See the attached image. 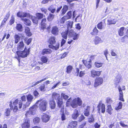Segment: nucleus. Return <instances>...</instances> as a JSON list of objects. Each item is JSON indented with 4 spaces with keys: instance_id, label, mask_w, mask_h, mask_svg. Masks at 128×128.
Listing matches in <instances>:
<instances>
[{
    "instance_id": "nucleus-1",
    "label": "nucleus",
    "mask_w": 128,
    "mask_h": 128,
    "mask_svg": "<svg viewBox=\"0 0 128 128\" xmlns=\"http://www.w3.org/2000/svg\"><path fill=\"white\" fill-rule=\"evenodd\" d=\"M39 104V107L40 110L42 112H44L46 110L47 102L46 100L42 99L38 100L36 103V104L33 105L30 108V110L31 111V113L33 114V112L36 110L37 108V104Z\"/></svg>"
},
{
    "instance_id": "nucleus-2",
    "label": "nucleus",
    "mask_w": 128,
    "mask_h": 128,
    "mask_svg": "<svg viewBox=\"0 0 128 128\" xmlns=\"http://www.w3.org/2000/svg\"><path fill=\"white\" fill-rule=\"evenodd\" d=\"M69 96L62 93L61 94V96L59 94L56 93H54L52 94V98L56 100L58 107L60 108L62 107V105L63 103V101L62 98H63L65 100H67Z\"/></svg>"
},
{
    "instance_id": "nucleus-3",
    "label": "nucleus",
    "mask_w": 128,
    "mask_h": 128,
    "mask_svg": "<svg viewBox=\"0 0 128 128\" xmlns=\"http://www.w3.org/2000/svg\"><path fill=\"white\" fill-rule=\"evenodd\" d=\"M55 38L54 36H52L50 37L48 41V43L51 44L48 45V47L50 48H51L53 50H58L59 48V44L58 43L56 44V46H54L52 44H53L56 42Z\"/></svg>"
},
{
    "instance_id": "nucleus-4",
    "label": "nucleus",
    "mask_w": 128,
    "mask_h": 128,
    "mask_svg": "<svg viewBox=\"0 0 128 128\" xmlns=\"http://www.w3.org/2000/svg\"><path fill=\"white\" fill-rule=\"evenodd\" d=\"M82 103V101L80 98L78 97L77 98H75L72 100L70 103L71 106L73 108H75L78 106H80Z\"/></svg>"
},
{
    "instance_id": "nucleus-5",
    "label": "nucleus",
    "mask_w": 128,
    "mask_h": 128,
    "mask_svg": "<svg viewBox=\"0 0 128 128\" xmlns=\"http://www.w3.org/2000/svg\"><path fill=\"white\" fill-rule=\"evenodd\" d=\"M30 49L29 48L27 50L26 47L23 51L21 52L17 51L16 53L18 57L23 58L26 57L29 54Z\"/></svg>"
},
{
    "instance_id": "nucleus-6",
    "label": "nucleus",
    "mask_w": 128,
    "mask_h": 128,
    "mask_svg": "<svg viewBox=\"0 0 128 128\" xmlns=\"http://www.w3.org/2000/svg\"><path fill=\"white\" fill-rule=\"evenodd\" d=\"M118 89L119 92L118 94L119 100L123 102H124V100L123 98L124 95L122 90H126L125 86H122L121 88L120 86H119L118 87Z\"/></svg>"
},
{
    "instance_id": "nucleus-7",
    "label": "nucleus",
    "mask_w": 128,
    "mask_h": 128,
    "mask_svg": "<svg viewBox=\"0 0 128 128\" xmlns=\"http://www.w3.org/2000/svg\"><path fill=\"white\" fill-rule=\"evenodd\" d=\"M72 16V11H69L66 13V15L62 17L60 20L61 24H63L67 20L71 18Z\"/></svg>"
},
{
    "instance_id": "nucleus-8",
    "label": "nucleus",
    "mask_w": 128,
    "mask_h": 128,
    "mask_svg": "<svg viewBox=\"0 0 128 128\" xmlns=\"http://www.w3.org/2000/svg\"><path fill=\"white\" fill-rule=\"evenodd\" d=\"M68 32V36L70 37H73V39L74 40H78V38L79 35L74 32L73 30H70Z\"/></svg>"
},
{
    "instance_id": "nucleus-9",
    "label": "nucleus",
    "mask_w": 128,
    "mask_h": 128,
    "mask_svg": "<svg viewBox=\"0 0 128 128\" xmlns=\"http://www.w3.org/2000/svg\"><path fill=\"white\" fill-rule=\"evenodd\" d=\"M24 35L22 34H19L18 35L16 34L14 36V42L16 44H17L21 38V41H22V39H24Z\"/></svg>"
},
{
    "instance_id": "nucleus-10",
    "label": "nucleus",
    "mask_w": 128,
    "mask_h": 128,
    "mask_svg": "<svg viewBox=\"0 0 128 128\" xmlns=\"http://www.w3.org/2000/svg\"><path fill=\"white\" fill-rule=\"evenodd\" d=\"M103 82V80L102 78L99 77L96 78L95 80L94 86L96 87L102 84Z\"/></svg>"
},
{
    "instance_id": "nucleus-11",
    "label": "nucleus",
    "mask_w": 128,
    "mask_h": 128,
    "mask_svg": "<svg viewBox=\"0 0 128 128\" xmlns=\"http://www.w3.org/2000/svg\"><path fill=\"white\" fill-rule=\"evenodd\" d=\"M80 111L79 110L76 109L74 110L73 114H72V118L74 120H76L80 114Z\"/></svg>"
},
{
    "instance_id": "nucleus-12",
    "label": "nucleus",
    "mask_w": 128,
    "mask_h": 128,
    "mask_svg": "<svg viewBox=\"0 0 128 128\" xmlns=\"http://www.w3.org/2000/svg\"><path fill=\"white\" fill-rule=\"evenodd\" d=\"M102 71H96L94 70H92L91 72V76L94 78L95 77L99 76L101 74Z\"/></svg>"
},
{
    "instance_id": "nucleus-13",
    "label": "nucleus",
    "mask_w": 128,
    "mask_h": 128,
    "mask_svg": "<svg viewBox=\"0 0 128 128\" xmlns=\"http://www.w3.org/2000/svg\"><path fill=\"white\" fill-rule=\"evenodd\" d=\"M68 6L65 5L63 6L60 12L61 16H62L66 13L68 9Z\"/></svg>"
},
{
    "instance_id": "nucleus-14",
    "label": "nucleus",
    "mask_w": 128,
    "mask_h": 128,
    "mask_svg": "<svg viewBox=\"0 0 128 128\" xmlns=\"http://www.w3.org/2000/svg\"><path fill=\"white\" fill-rule=\"evenodd\" d=\"M59 31L58 27L55 26L52 27L51 32L52 34L56 36L58 35Z\"/></svg>"
},
{
    "instance_id": "nucleus-15",
    "label": "nucleus",
    "mask_w": 128,
    "mask_h": 128,
    "mask_svg": "<svg viewBox=\"0 0 128 128\" xmlns=\"http://www.w3.org/2000/svg\"><path fill=\"white\" fill-rule=\"evenodd\" d=\"M78 124L76 121H72L68 124V128H76Z\"/></svg>"
},
{
    "instance_id": "nucleus-16",
    "label": "nucleus",
    "mask_w": 128,
    "mask_h": 128,
    "mask_svg": "<svg viewBox=\"0 0 128 128\" xmlns=\"http://www.w3.org/2000/svg\"><path fill=\"white\" fill-rule=\"evenodd\" d=\"M21 100H20L19 104V108L20 109L22 108V106L23 104L22 102H26V97L24 95L22 96L21 98Z\"/></svg>"
},
{
    "instance_id": "nucleus-17",
    "label": "nucleus",
    "mask_w": 128,
    "mask_h": 128,
    "mask_svg": "<svg viewBox=\"0 0 128 128\" xmlns=\"http://www.w3.org/2000/svg\"><path fill=\"white\" fill-rule=\"evenodd\" d=\"M50 117L49 115L46 114H44L42 116V119L43 122H47L49 120Z\"/></svg>"
},
{
    "instance_id": "nucleus-18",
    "label": "nucleus",
    "mask_w": 128,
    "mask_h": 128,
    "mask_svg": "<svg viewBox=\"0 0 128 128\" xmlns=\"http://www.w3.org/2000/svg\"><path fill=\"white\" fill-rule=\"evenodd\" d=\"M56 8L55 5H51L48 8V10L52 14L55 13L56 12Z\"/></svg>"
},
{
    "instance_id": "nucleus-19",
    "label": "nucleus",
    "mask_w": 128,
    "mask_h": 128,
    "mask_svg": "<svg viewBox=\"0 0 128 128\" xmlns=\"http://www.w3.org/2000/svg\"><path fill=\"white\" fill-rule=\"evenodd\" d=\"M90 106H87L84 112V115L86 116H88L90 115Z\"/></svg>"
},
{
    "instance_id": "nucleus-20",
    "label": "nucleus",
    "mask_w": 128,
    "mask_h": 128,
    "mask_svg": "<svg viewBox=\"0 0 128 128\" xmlns=\"http://www.w3.org/2000/svg\"><path fill=\"white\" fill-rule=\"evenodd\" d=\"M21 20L24 22V24L26 26H30L31 25V21L28 19L26 18H21Z\"/></svg>"
},
{
    "instance_id": "nucleus-21",
    "label": "nucleus",
    "mask_w": 128,
    "mask_h": 128,
    "mask_svg": "<svg viewBox=\"0 0 128 128\" xmlns=\"http://www.w3.org/2000/svg\"><path fill=\"white\" fill-rule=\"evenodd\" d=\"M94 42L95 44L97 45L102 42L100 38L98 36H96L94 39Z\"/></svg>"
},
{
    "instance_id": "nucleus-22",
    "label": "nucleus",
    "mask_w": 128,
    "mask_h": 128,
    "mask_svg": "<svg viewBox=\"0 0 128 128\" xmlns=\"http://www.w3.org/2000/svg\"><path fill=\"white\" fill-rule=\"evenodd\" d=\"M54 99H52L50 101L49 104L51 109H54L56 108V104Z\"/></svg>"
},
{
    "instance_id": "nucleus-23",
    "label": "nucleus",
    "mask_w": 128,
    "mask_h": 128,
    "mask_svg": "<svg viewBox=\"0 0 128 128\" xmlns=\"http://www.w3.org/2000/svg\"><path fill=\"white\" fill-rule=\"evenodd\" d=\"M31 18L32 20L33 23L36 24H38V20L36 17L35 16H33L31 15L30 17V18Z\"/></svg>"
},
{
    "instance_id": "nucleus-24",
    "label": "nucleus",
    "mask_w": 128,
    "mask_h": 128,
    "mask_svg": "<svg viewBox=\"0 0 128 128\" xmlns=\"http://www.w3.org/2000/svg\"><path fill=\"white\" fill-rule=\"evenodd\" d=\"M17 50H22L24 47V44L23 41H21L18 44Z\"/></svg>"
},
{
    "instance_id": "nucleus-25",
    "label": "nucleus",
    "mask_w": 128,
    "mask_h": 128,
    "mask_svg": "<svg viewBox=\"0 0 128 128\" xmlns=\"http://www.w3.org/2000/svg\"><path fill=\"white\" fill-rule=\"evenodd\" d=\"M52 52L51 50L49 48H45L44 49L42 52V54L44 55L45 54H50Z\"/></svg>"
},
{
    "instance_id": "nucleus-26",
    "label": "nucleus",
    "mask_w": 128,
    "mask_h": 128,
    "mask_svg": "<svg viewBox=\"0 0 128 128\" xmlns=\"http://www.w3.org/2000/svg\"><path fill=\"white\" fill-rule=\"evenodd\" d=\"M107 22H108V24H114L116 22V20L115 19H112L111 18H109Z\"/></svg>"
},
{
    "instance_id": "nucleus-27",
    "label": "nucleus",
    "mask_w": 128,
    "mask_h": 128,
    "mask_svg": "<svg viewBox=\"0 0 128 128\" xmlns=\"http://www.w3.org/2000/svg\"><path fill=\"white\" fill-rule=\"evenodd\" d=\"M82 62L87 68L89 69L90 68L92 67V64L89 63L87 62L86 60H83Z\"/></svg>"
},
{
    "instance_id": "nucleus-28",
    "label": "nucleus",
    "mask_w": 128,
    "mask_h": 128,
    "mask_svg": "<svg viewBox=\"0 0 128 128\" xmlns=\"http://www.w3.org/2000/svg\"><path fill=\"white\" fill-rule=\"evenodd\" d=\"M73 24V21H68L66 22V24L67 26V30L68 31L70 29L72 28Z\"/></svg>"
},
{
    "instance_id": "nucleus-29",
    "label": "nucleus",
    "mask_w": 128,
    "mask_h": 128,
    "mask_svg": "<svg viewBox=\"0 0 128 128\" xmlns=\"http://www.w3.org/2000/svg\"><path fill=\"white\" fill-rule=\"evenodd\" d=\"M25 32L28 36H30L32 35V33L30 32V30L28 27H26L25 28Z\"/></svg>"
},
{
    "instance_id": "nucleus-30",
    "label": "nucleus",
    "mask_w": 128,
    "mask_h": 128,
    "mask_svg": "<svg viewBox=\"0 0 128 128\" xmlns=\"http://www.w3.org/2000/svg\"><path fill=\"white\" fill-rule=\"evenodd\" d=\"M41 61L42 62L41 64H42L43 63H46L48 62V59L46 56H43L40 59Z\"/></svg>"
},
{
    "instance_id": "nucleus-31",
    "label": "nucleus",
    "mask_w": 128,
    "mask_h": 128,
    "mask_svg": "<svg viewBox=\"0 0 128 128\" xmlns=\"http://www.w3.org/2000/svg\"><path fill=\"white\" fill-rule=\"evenodd\" d=\"M124 27H122L120 28L118 32L119 35L120 36H122L124 35Z\"/></svg>"
},
{
    "instance_id": "nucleus-32",
    "label": "nucleus",
    "mask_w": 128,
    "mask_h": 128,
    "mask_svg": "<svg viewBox=\"0 0 128 128\" xmlns=\"http://www.w3.org/2000/svg\"><path fill=\"white\" fill-rule=\"evenodd\" d=\"M36 18L38 20L42 19L44 17H45V16L41 13L38 12L36 14Z\"/></svg>"
},
{
    "instance_id": "nucleus-33",
    "label": "nucleus",
    "mask_w": 128,
    "mask_h": 128,
    "mask_svg": "<svg viewBox=\"0 0 128 128\" xmlns=\"http://www.w3.org/2000/svg\"><path fill=\"white\" fill-rule=\"evenodd\" d=\"M121 77V76L120 75H118L115 78V84L116 85H117L120 82Z\"/></svg>"
},
{
    "instance_id": "nucleus-34",
    "label": "nucleus",
    "mask_w": 128,
    "mask_h": 128,
    "mask_svg": "<svg viewBox=\"0 0 128 128\" xmlns=\"http://www.w3.org/2000/svg\"><path fill=\"white\" fill-rule=\"evenodd\" d=\"M30 126V124L28 121H25L22 125V128H29Z\"/></svg>"
},
{
    "instance_id": "nucleus-35",
    "label": "nucleus",
    "mask_w": 128,
    "mask_h": 128,
    "mask_svg": "<svg viewBox=\"0 0 128 128\" xmlns=\"http://www.w3.org/2000/svg\"><path fill=\"white\" fill-rule=\"evenodd\" d=\"M26 98L28 102H32L34 98V97L33 96L30 94H29L26 96Z\"/></svg>"
},
{
    "instance_id": "nucleus-36",
    "label": "nucleus",
    "mask_w": 128,
    "mask_h": 128,
    "mask_svg": "<svg viewBox=\"0 0 128 128\" xmlns=\"http://www.w3.org/2000/svg\"><path fill=\"white\" fill-rule=\"evenodd\" d=\"M112 110L111 105H108L107 106V109L106 110V111L111 115L112 114L111 112Z\"/></svg>"
},
{
    "instance_id": "nucleus-37",
    "label": "nucleus",
    "mask_w": 128,
    "mask_h": 128,
    "mask_svg": "<svg viewBox=\"0 0 128 128\" xmlns=\"http://www.w3.org/2000/svg\"><path fill=\"white\" fill-rule=\"evenodd\" d=\"M54 14L50 13L47 17V20L49 22L51 21L54 18Z\"/></svg>"
},
{
    "instance_id": "nucleus-38",
    "label": "nucleus",
    "mask_w": 128,
    "mask_h": 128,
    "mask_svg": "<svg viewBox=\"0 0 128 128\" xmlns=\"http://www.w3.org/2000/svg\"><path fill=\"white\" fill-rule=\"evenodd\" d=\"M31 16V15H30L29 13L22 12V18H24L26 17L27 18L28 17L29 18H30Z\"/></svg>"
},
{
    "instance_id": "nucleus-39",
    "label": "nucleus",
    "mask_w": 128,
    "mask_h": 128,
    "mask_svg": "<svg viewBox=\"0 0 128 128\" xmlns=\"http://www.w3.org/2000/svg\"><path fill=\"white\" fill-rule=\"evenodd\" d=\"M16 28L20 32H22V31L23 27L21 24H16Z\"/></svg>"
},
{
    "instance_id": "nucleus-40",
    "label": "nucleus",
    "mask_w": 128,
    "mask_h": 128,
    "mask_svg": "<svg viewBox=\"0 0 128 128\" xmlns=\"http://www.w3.org/2000/svg\"><path fill=\"white\" fill-rule=\"evenodd\" d=\"M60 112H62L61 114V119L62 121L66 119V117L64 113V109H62L60 110Z\"/></svg>"
},
{
    "instance_id": "nucleus-41",
    "label": "nucleus",
    "mask_w": 128,
    "mask_h": 128,
    "mask_svg": "<svg viewBox=\"0 0 128 128\" xmlns=\"http://www.w3.org/2000/svg\"><path fill=\"white\" fill-rule=\"evenodd\" d=\"M73 69V67L71 65L68 66L66 68V72L68 74L70 73Z\"/></svg>"
},
{
    "instance_id": "nucleus-42",
    "label": "nucleus",
    "mask_w": 128,
    "mask_h": 128,
    "mask_svg": "<svg viewBox=\"0 0 128 128\" xmlns=\"http://www.w3.org/2000/svg\"><path fill=\"white\" fill-rule=\"evenodd\" d=\"M61 34L62 37L64 39H66L67 35H68V31L64 32L63 31L61 33Z\"/></svg>"
},
{
    "instance_id": "nucleus-43",
    "label": "nucleus",
    "mask_w": 128,
    "mask_h": 128,
    "mask_svg": "<svg viewBox=\"0 0 128 128\" xmlns=\"http://www.w3.org/2000/svg\"><path fill=\"white\" fill-rule=\"evenodd\" d=\"M32 40V38H30L28 39V38H25L24 39V42L25 43H26L27 45H29Z\"/></svg>"
},
{
    "instance_id": "nucleus-44",
    "label": "nucleus",
    "mask_w": 128,
    "mask_h": 128,
    "mask_svg": "<svg viewBox=\"0 0 128 128\" xmlns=\"http://www.w3.org/2000/svg\"><path fill=\"white\" fill-rule=\"evenodd\" d=\"M10 111L9 108H7L6 110V111L4 112V116H8L10 114Z\"/></svg>"
},
{
    "instance_id": "nucleus-45",
    "label": "nucleus",
    "mask_w": 128,
    "mask_h": 128,
    "mask_svg": "<svg viewBox=\"0 0 128 128\" xmlns=\"http://www.w3.org/2000/svg\"><path fill=\"white\" fill-rule=\"evenodd\" d=\"M103 63H100L98 62H96L94 63V65L96 67L99 68L102 66Z\"/></svg>"
},
{
    "instance_id": "nucleus-46",
    "label": "nucleus",
    "mask_w": 128,
    "mask_h": 128,
    "mask_svg": "<svg viewBox=\"0 0 128 128\" xmlns=\"http://www.w3.org/2000/svg\"><path fill=\"white\" fill-rule=\"evenodd\" d=\"M46 79V78H44L42 80H41L39 81H37V82H36L35 83H33L32 84V87L34 86H36L37 84H38L39 83H40L44 81V80H45Z\"/></svg>"
},
{
    "instance_id": "nucleus-47",
    "label": "nucleus",
    "mask_w": 128,
    "mask_h": 128,
    "mask_svg": "<svg viewBox=\"0 0 128 128\" xmlns=\"http://www.w3.org/2000/svg\"><path fill=\"white\" fill-rule=\"evenodd\" d=\"M102 22H101L98 24L97 27L98 29L102 30L104 28V26L102 25Z\"/></svg>"
},
{
    "instance_id": "nucleus-48",
    "label": "nucleus",
    "mask_w": 128,
    "mask_h": 128,
    "mask_svg": "<svg viewBox=\"0 0 128 128\" xmlns=\"http://www.w3.org/2000/svg\"><path fill=\"white\" fill-rule=\"evenodd\" d=\"M31 102H30L27 101V102H26L25 104H24L22 107L23 109L24 110L27 107H28L30 106Z\"/></svg>"
},
{
    "instance_id": "nucleus-49",
    "label": "nucleus",
    "mask_w": 128,
    "mask_h": 128,
    "mask_svg": "<svg viewBox=\"0 0 128 128\" xmlns=\"http://www.w3.org/2000/svg\"><path fill=\"white\" fill-rule=\"evenodd\" d=\"M122 106V104L121 102H120L118 104V106L116 107L115 109L116 110H118L120 109H121Z\"/></svg>"
},
{
    "instance_id": "nucleus-50",
    "label": "nucleus",
    "mask_w": 128,
    "mask_h": 128,
    "mask_svg": "<svg viewBox=\"0 0 128 128\" xmlns=\"http://www.w3.org/2000/svg\"><path fill=\"white\" fill-rule=\"evenodd\" d=\"M85 118V117L83 114H81L80 116L78 117V121L79 122H81Z\"/></svg>"
},
{
    "instance_id": "nucleus-51",
    "label": "nucleus",
    "mask_w": 128,
    "mask_h": 128,
    "mask_svg": "<svg viewBox=\"0 0 128 128\" xmlns=\"http://www.w3.org/2000/svg\"><path fill=\"white\" fill-rule=\"evenodd\" d=\"M40 119L39 118L36 117L33 119V122L34 123H38L39 122Z\"/></svg>"
},
{
    "instance_id": "nucleus-52",
    "label": "nucleus",
    "mask_w": 128,
    "mask_h": 128,
    "mask_svg": "<svg viewBox=\"0 0 128 128\" xmlns=\"http://www.w3.org/2000/svg\"><path fill=\"white\" fill-rule=\"evenodd\" d=\"M101 112L104 114V113L105 111V106L104 104H102L101 106Z\"/></svg>"
},
{
    "instance_id": "nucleus-53",
    "label": "nucleus",
    "mask_w": 128,
    "mask_h": 128,
    "mask_svg": "<svg viewBox=\"0 0 128 128\" xmlns=\"http://www.w3.org/2000/svg\"><path fill=\"white\" fill-rule=\"evenodd\" d=\"M120 125L123 127H125V128H128V126L127 125L124 124L122 121H120Z\"/></svg>"
},
{
    "instance_id": "nucleus-54",
    "label": "nucleus",
    "mask_w": 128,
    "mask_h": 128,
    "mask_svg": "<svg viewBox=\"0 0 128 128\" xmlns=\"http://www.w3.org/2000/svg\"><path fill=\"white\" fill-rule=\"evenodd\" d=\"M106 102L107 103L110 104L112 102V101L110 98L108 97L106 98Z\"/></svg>"
},
{
    "instance_id": "nucleus-55",
    "label": "nucleus",
    "mask_w": 128,
    "mask_h": 128,
    "mask_svg": "<svg viewBox=\"0 0 128 128\" xmlns=\"http://www.w3.org/2000/svg\"><path fill=\"white\" fill-rule=\"evenodd\" d=\"M45 86L44 84H43L41 85L40 87V89L41 91H44V89L45 88Z\"/></svg>"
},
{
    "instance_id": "nucleus-56",
    "label": "nucleus",
    "mask_w": 128,
    "mask_h": 128,
    "mask_svg": "<svg viewBox=\"0 0 128 128\" xmlns=\"http://www.w3.org/2000/svg\"><path fill=\"white\" fill-rule=\"evenodd\" d=\"M33 94L34 96L36 97H37L39 96V94L38 92L36 90L34 91L33 92Z\"/></svg>"
},
{
    "instance_id": "nucleus-57",
    "label": "nucleus",
    "mask_w": 128,
    "mask_h": 128,
    "mask_svg": "<svg viewBox=\"0 0 128 128\" xmlns=\"http://www.w3.org/2000/svg\"><path fill=\"white\" fill-rule=\"evenodd\" d=\"M94 119L93 118V115H92L91 116V117L89 118L88 121L89 123H91L94 121Z\"/></svg>"
},
{
    "instance_id": "nucleus-58",
    "label": "nucleus",
    "mask_w": 128,
    "mask_h": 128,
    "mask_svg": "<svg viewBox=\"0 0 128 128\" xmlns=\"http://www.w3.org/2000/svg\"><path fill=\"white\" fill-rule=\"evenodd\" d=\"M14 22V17L12 16L11 19L10 21V24L12 25L13 24Z\"/></svg>"
},
{
    "instance_id": "nucleus-59",
    "label": "nucleus",
    "mask_w": 128,
    "mask_h": 128,
    "mask_svg": "<svg viewBox=\"0 0 128 128\" xmlns=\"http://www.w3.org/2000/svg\"><path fill=\"white\" fill-rule=\"evenodd\" d=\"M85 74V73L84 72L82 71H80L79 73V76L82 77L84 76Z\"/></svg>"
},
{
    "instance_id": "nucleus-60",
    "label": "nucleus",
    "mask_w": 128,
    "mask_h": 128,
    "mask_svg": "<svg viewBox=\"0 0 128 128\" xmlns=\"http://www.w3.org/2000/svg\"><path fill=\"white\" fill-rule=\"evenodd\" d=\"M41 28L42 29L44 30L46 28V24L45 23H41Z\"/></svg>"
},
{
    "instance_id": "nucleus-61",
    "label": "nucleus",
    "mask_w": 128,
    "mask_h": 128,
    "mask_svg": "<svg viewBox=\"0 0 128 128\" xmlns=\"http://www.w3.org/2000/svg\"><path fill=\"white\" fill-rule=\"evenodd\" d=\"M41 11L42 12H44V13L45 14H48V13H47V10L46 9L44 8H41Z\"/></svg>"
},
{
    "instance_id": "nucleus-62",
    "label": "nucleus",
    "mask_w": 128,
    "mask_h": 128,
    "mask_svg": "<svg viewBox=\"0 0 128 128\" xmlns=\"http://www.w3.org/2000/svg\"><path fill=\"white\" fill-rule=\"evenodd\" d=\"M62 8V6L58 7L57 8L56 10V13H58Z\"/></svg>"
},
{
    "instance_id": "nucleus-63",
    "label": "nucleus",
    "mask_w": 128,
    "mask_h": 128,
    "mask_svg": "<svg viewBox=\"0 0 128 128\" xmlns=\"http://www.w3.org/2000/svg\"><path fill=\"white\" fill-rule=\"evenodd\" d=\"M22 12H18L16 14V16L18 17L22 18Z\"/></svg>"
},
{
    "instance_id": "nucleus-64",
    "label": "nucleus",
    "mask_w": 128,
    "mask_h": 128,
    "mask_svg": "<svg viewBox=\"0 0 128 128\" xmlns=\"http://www.w3.org/2000/svg\"><path fill=\"white\" fill-rule=\"evenodd\" d=\"M76 28L78 30H80L81 28V26H80V24L79 23H78L76 24Z\"/></svg>"
}]
</instances>
